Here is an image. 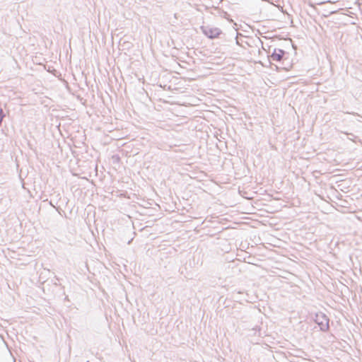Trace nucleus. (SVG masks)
Instances as JSON below:
<instances>
[{"instance_id": "1", "label": "nucleus", "mask_w": 362, "mask_h": 362, "mask_svg": "<svg viewBox=\"0 0 362 362\" xmlns=\"http://www.w3.org/2000/svg\"><path fill=\"white\" fill-rule=\"evenodd\" d=\"M321 321H318V326L320 329L322 331H326L329 329V319L325 315H322L320 316ZM320 318L318 317V320Z\"/></svg>"}, {"instance_id": "2", "label": "nucleus", "mask_w": 362, "mask_h": 362, "mask_svg": "<svg viewBox=\"0 0 362 362\" xmlns=\"http://www.w3.org/2000/svg\"><path fill=\"white\" fill-rule=\"evenodd\" d=\"M283 54H284V52L281 50H279V53L274 52L272 55V58L274 61H280L282 58Z\"/></svg>"}]
</instances>
